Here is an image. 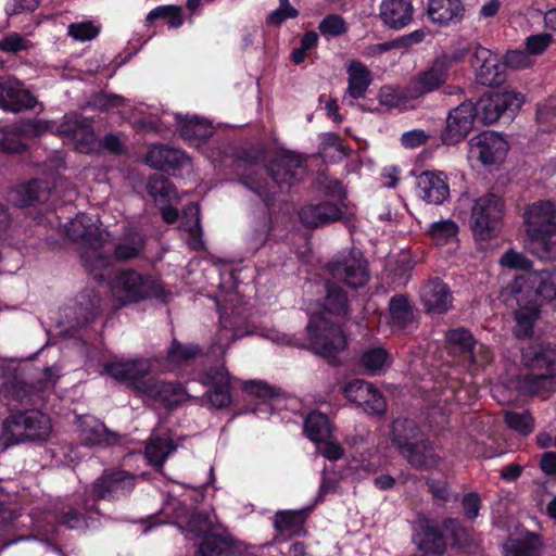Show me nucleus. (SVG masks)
Returning <instances> with one entry per match:
<instances>
[{"instance_id":"obj_1","label":"nucleus","mask_w":556,"mask_h":556,"mask_svg":"<svg viewBox=\"0 0 556 556\" xmlns=\"http://www.w3.org/2000/svg\"><path fill=\"white\" fill-rule=\"evenodd\" d=\"M33 389L28 383L13 379L3 396L8 416L2 420L0 442L4 447L34 441H45L51 433L50 417L33 404Z\"/></svg>"},{"instance_id":"obj_2","label":"nucleus","mask_w":556,"mask_h":556,"mask_svg":"<svg viewBox=\"0 0 556 556\" xmlns=\"http://www.w3.org/2000/svg\"><path fill=\"white\" fill-rule=\"evenodd\" d=\"M511 294L517 304L515 334L518 338L531 337L540 317L542 302L556 299V270L528 273L517 277L511 285Z\"/></svg>"},{"instance_id":"obj_3","label":"nucleus","mask_w":556,"mask_h":556,"mask_svg":"<svg viewBox=\"0 0 556 556\" xmlns=\"http://www.w3.org/2000/svg\"><path fill=\"white\" fill-rule=\"evenodd\" d=\"M391 443L416 470L437 469L442 460L437 446L414 420L395 419L391 426Z\"/></svg>"},{"instance_id":"obj_4","label":"nucleus","mask_w":556,"mask_h":556,"mask_svg":"<svg viewBox=\"0 0 556 556\" xmlns=\"http://www.w3.org/2000/svg\"><path fill=\"white\" fill-rule=\"evenodd\" d=\"M97 216L80 213L65 224L64 230L67 238L84 247L81 260L85 268L96 278H102L98 271L109 267L111 257L101 252L109 233L99 228Z\"/></svg>"},{"instance_id":"obj_5","label":"nucleus","mask_w":556,"mask_h":556,"mask_svg":"<svg viewBox=\"0 0 556 556\" xmlns=\"http://www.w3.org/2000/svg\"><path fill=\"white\" fill-rule=\"evenodd\" d=\"M522 363L529 372L520 379V389L530 395L553 391L556 380V349L548 344H531L522 350Z\"/></svg>"},{"instance_id":"obj_6","label":"nucleus","mask_w":556,"mask_h":556,"mask_svg":"<svg viewBox=\"0 0 556 556\" xmlns=\"http://www.w3.org/2000/svg\"><path fill=\"white\" fill-rule=\"evenodd\" d=\"M307 343L302 346L334 363L336 356L348 344L342 327L325 317L324 314H312L306 326Z\"/></svg>"},{"instance_id":"obj_7","label":"nucleus","mask_w":556,"mask_h":556,"mask_svg":"<svg viewBox=\"0 0 556 556\" xmlns=\"http://www.w3.org/2000/svg\"><path fill=\"white\" fill-rule=\"evenodd\" d=\"M110 291L121 306L150 298L161 299L164 294L162 286L153 277L135 269L119 270L110 282Z\"/></svg>"},{"instance_id":"obj_8","label":"nucleus","mask_w":556,"mask_h":556,"mask_svg":"<svg viewBox=\"0 0 556 556\" xmlns=\"http://www.w3.org/2000/svg\"><path fill=\"white\" fill-rule=\"evenodd\" d=\"M505 214V202L495 193H485L476 199L470 215V227L475 237L488 240L498 231Z\"/></svg>"},{"instance_id":"obj_9","label":"nucleus","mask_w":556,"mask_h":556,"mask_svg":"<svg viewBox=\"0 0 556 556\" xmlns=\"http://www.w3.org/2000/svg\"><path fill=\"white\" fill-rule=\"evenodd\" d=\"M138 477L119 467L106 468L93 481L91 495L94 500L117 502L128 497L137 486Z\"/></svg>"},{"instance_id":"obj_10","label":"nucleus","mask_w":556,"mask_h":556,"mask_svg":"<svg viewBox=\"0 0 556 556\" xmlns=\"http://www.w3.org/2000/svg\"><path fill=\"white\" fill-rule=\"evenodd\" d=\"M527 233L533 242L544 245L547 253L554 250L549 245L556 239V208L549 201H539L525 213Z\"/></svg>"},{"instance_id":"obj_11","label":"nucleus","mask_w":556,"mask_h":556,"mask_svg":"<svg viewBox=\"0 0 556 556\" xmlns=\"http://www.w3.org/2000/svg\"><path fill=\"white\" fill-rule=\"evenodd\" d=\"M267 174L277 189L289 190L304 179L306 175L305 159L295 152L283 151L270 162Z\"/></svg>"},{"instance_id":"obj_12","label":"nucleus","mask_w":556,"mask_h":556,"mask_svg":"<svg viewBox=\"0 0 556 556\" xmlns=\"http://www.w3.org/2000/svg\"><path fill=\"white\" fill-rule=\"evenodd\" d=\"M326 269L333 279L353 289L365 286L369 279L366 261L355 251L337 256L327 263Z\"/></svg>"},{"instance_id":"obj_13","label":"nucleus","mask_w":556,"mask_h":556,"mask_svg":"<svg viewBox=\"0 0 556 556\" xmlns=\"http://www.w3.org/2000/svg\"><path fill=\"white\" fill-rule=\"evenodd\" d=\"M58 134L80 153H89L96 148L97 139L91 122L81 115H66Z\"/></svg>"},{"instance_id":"obj_14","label":"nucleus","mask_w":556,"mask_h":556,"mask_svg":"<svg viewBox=\"0 0 556 556\" xmlns=\"http://www.w3.org/2000/svg\"><path fill=\"white\" fill-rule=\"evenodd\" d=\"M508 143L497 132L483 131L469 141L470 156L484 165H492L505 159Z\"/></svg>"},{"instance_id":"obj_15","label":"nucleus","mask_w":556,"mask_h":556,"mask_svg":"<svg viewBox=\"0 0 556 556\" xmlns=\"http://www.w3.org/2000/svg\"><path fill=\"white\" fill-rule=\"evenodd\" d=\"M476 119L475 104L470 101H465L453 109L446 118V127L441 135L443 143L452 146L462 141L473 128Z\"/></svg>"},{"instance_id":"obj_16","label":"nucleus","mask_w":556,"mask_h":556,"mask_svg":"<svg viewBox=\"0 0 556 556\" xmlns=\"http://www.w3.org/2000/svg\"><path fill=\"white\" fill-rule=\"evenodd\" d=\"M137 391L167 408L179 405L190 397L179 382L156 379L140 382L137 384Z\"/></svg>"},{"instance_id":"obj_17","label":"nucleus","mask_w":556,"mask_h":556,"mask_svg":"<svg viewBox=\"0 0 556 556\" xmlns=\"http://www.w3.org/2000/svg\"><path fill=\"white\" fill-rule=\"evenodd\" d=\"M153 362H156V358L114 359L105 364V370L115 380L128 383L137 390V384L144 381L141 378L146 377L152 370Z\"/></svg>"},{"instance_id":"obj_18","label":"nucleus","mask_w":556,"mask_h":556,"mask_svg":"<svg viewBox=\"0 0 556 556\" xmlns=\"http://www.w3.org/2000/svg\"><path fill=\"white\" fill-rule=\"evenodd\" d=\"M144 161L149 166L172 175L191 168V161L184 151L164 144L150 147Z\"/></svg>"},{"instance_id":"obj_19","label":"nucleus","mask_w":556,"mask_h":556,"mask_svg":"<svg viewBox=\"0 0 556 556\" xmlns=\"http://www.w3.org/2000/svg\"><path fill=\"white\" fill-rule=\"evenodd\" d=\"M58 522L71 530H85L90 527V509L83 495H73L62 501L55 508Z\"/></svg>"},{"instance_id":"obj_20","label":"nucleus","mask_w":556,"mask_h":556,"mask_svg":"<svg viewBox=\"0 0 556 556\" xmlns=\"http://www.w3.org/2000/svg\"><path fill=\"white\" fill-rule=\"evenodd\" d=\"M471 66L477 71V80L483 86L497 87L505 81V65L489 49L476 47Z\"/></svg>"},{"instance_id":"obj_21","label":"nucleus","mask_w":556,"mask_h":556,"mask_svg":"<svg viewBox=\"0 0 556 556\" xmlns=\"http://www.w3.org/2000/svg\"><path fill=\"white\" fill-rule=\"evenodd\" d=\"M198 553L201 556H235L241 553V544L219 525L201 540Z\"/></svg>"},{"instance_id":"obj_22","label":"nucleus","mask_w":556,"mask_h":556,"mask_svg":"<svg viewBox=\"0 0 556 556\" xmlns=\"http://www.w3.org/2000/svg\"><path fill=\"white\" fill-rule=\"evenodd\" d=\"M37 103L36 98L23 88L16 79L0 81V108L4 111L20 113L33 109Z\"/></svg>"},{"instance_id":"obj_23","label":"nucleus","mask_w":556,"mask_h":556,"mask_svg":"<svg viewBox=\"0 0 556 556\" xmlns=\"http://www.w3.org/2000/svg\"><path fill=\"white\" fill-rule=\"evenodd\" d=\"M420 300L427 313L444 314L452 305V292L440 278L428 280L420 289Z\"/></svg>"},{"instance_id":"obj_24","label":"nucleus","mask_w":556,"mask_h":556,"mask_svg":"<svg viewBox=\"0 0 556 556\" xmlns=\"http://www.w3.org/2000/svg\"><path fill=\"white\" fill-rule=\"evenodd\" d=\"M413 16V0H382L379 5V18L384 26L393 30L408 26Z\"/></svg>"},{"instance_id":"obj_25","label":"nucleus","mask_w":556,"mask_h":556,"mask_svg":"<svg viewBox=\"0 0 556 556\" xmlns=\"http://www.w3.org/2000/svg\"><path fill=\"white\" fill-rule=\"evenodd\" d=\"M417 191L428 204H442L450 195L447 178L443 173L422 172L417 177Z\"/></svg>"},{"instance_id":"obj_26","label":"nucleus","mask_w":556,"mask_h":556,"mask_svg":"<svg viewBox=\"0 0 556 556\" xmlns=\"http://www.w3.org/2000/svg\"><path fill=\"white\" fill-rule=\"evenodd\" d=\"M426 14L431 23L446 27L463 20L465 5L462 0H429Z\"/></svg>"},{"instance_id":"obj_27","label":"nucleus","mask_w":556,"mask_h":556,"mask_svg":"<svg viewBox=\"0 0 556 556\" xmlns=\"http://www.w3.org/2000/svg\"><path fill=\"white\" fill-rule=\"evenodd\" d=\"M448 74V62L437 59L430 67L419 73L412 80V90L415 97L431 92L443 85Z\"/></svg>"},{"instance_id":"obj_28","label":"nucleus","mask_w":556,"mask_h":556,"mask_svg":"<svg viewBox=\"0 0 556 556\" xmlns=\"http://www.w3.org/2000/svg\"><path fill=\"white\" fill-rule=\"evenodd\" d=\"M144 249V236L140 231L129 228L124 231L118 241L115 243L112 254H106L111 257V263L109 266H111L114 261L127 262L138 258L142 255Z\"/></svg>"},{"instance_id":"obj_29","label":"nucleus","mask_w":556,"mask_h":556,"mask_svg":"<svg viewBox=\"0 0 556 556\" xmlns=\"http://www.w3.org/2000/svg\"><path fill=\"white\" fill-rule=\"evenodd\" d=\"M79 435L86 445L110 446L119 440L116 432L109 430L102 421L89 416L79 421Z\"/></svg>"},{"instance_id":"obj_30","label":"nucleus","mask_w":556,"mask_h":556,"mask_svg":"<svg viewBox=\"0 0 556 556\" xmlns=\"http://www.w3.org/2000/svg\"><path fill=\"white\" fill-rule=\"evenodd\" d=\"M299 216L303 225L307 227H319L339 220L342 216V211L334 203L321 202L302 207Z\"/></svg>"},{"instance_id":"obj_31","label":"nucleus","mask_w":556,"mask_h":556,"mask_svg":"<svg viewBox=\"0 0 556 556\" xmlns=\"http://www.w3.org/2000/svg\"><path fill=\"white\" fill-rule=\"evenodd\" d=\"M50 190L46 181L35 179L21 185L10 193V201L20 207L49 201Z\"/></svg>"},{"instance_id":"obj_32","label":"nucleus","mask_w":556,"mask_h":556,"mask_svg":"<svg viewBox=\"0 0 556 556\" xmlns=\"http://www.w3.org/2000/svg\"><path fill=\"white\" fill-rule=\"evenodd\" d=\"M201 354V348L197 344H182L177 339H173L167 350L166 357L161 371H170L187 365L190 361Z\"/></svg>"},{"instance_id":"obj_33","label":"nucleus","mask_w":556,"mask_h":556,"mask_svg":"<svg viewBox=\"0 0 556 556\" xmlns=\"http://www.w3.org/2000/svg\"><path fill=\"white\" fill-rule=\"evenodd\" d=\"M314 314H324L325 317L337 316L345 318L349 314V301L346 293L334 282H326V295L323 302V311Z\"/></svg>"},{"instance_id":"obj_34","label":"nucleus","mask_w":556,"mask_h":556,"mask_svg":"<svg viewBox=\"0 0 556 556\" xmlns=\"http://www.w3.org/2000/svg\"><path fill=\"white\" fill-rule=\"evenodd\" d=\"M348 89L346 93L352 99L365 97L368 87L372 81L370 71L359 61H352L348 68Z\"/></svg>"},{"instance_id":"obj_35","label":"nucleus","mask_w":556,"mask_h":556,"mask_svg":"<svg viewBox=\"0 0 556 556\" xmlns=\"http://www.w3.org/2000/svg\"><path fill=\"white\" fill-rule=\"evenodd\" d=\"M180 227L189 233L188 245L192 250H201L203 248L202 228L200 225V207L197 203L191 202L186 205L182 211Z\"/></svg>"},{"instance_id":"obj_36","label":"nucleus","mask_w":556,"mask_h":556,"mask_svg":"<svg viewBox=\"0 0 556 556\" xmlns=\"http://www.w3.org/2000/svg\"><path fill=\"white\" fill-rule=\"evenodd\" d=\"M390 325L406 330L415 324L413 306L404 295H395L389 303Z\"/></svg>"},{"instance_id":"obj_37","label":"nucleus","mask_w":556,"mask_h":556,"mask_svg":"<svg viewBox=\"0 0 556 556\" xmlns=\"http://www.w3.org/2000/svg\"><path fill=\"white\" fill-rule=\"evenodd\" d=\"M176 121L177 129L185 140L206 141L213 135V129L205 119L176 115Z\"/></svg>"},{"instance_id":"obj_38","label":"nucleus","mask_w":556,"mask_h":556,"mask_svg":"<svg viewBox=\"0 0 556 556\" xmlns=\"http://www.w3.org/2000/svg\"><path fill=\"white\" fill-rule=\"evenodd\" d=\"M176 451V445L170 438L151 437L146 445V457L149 463L162 468L166 458Z\"/></svg>"},{"instance_id":"obj_39","label":"nucleus","mask_w":556,"mask_h":556,"mask_svg":"<svg viewBox=\"0 0 556 556\" xmlns=\"http://www.w3.org/2000/svg\"><path fill=\"white\" fill-rule=\"evenodd\" d=\"M306 510L278 511L275 516L274 528L281 534H299L305 522Z\"/></svg>"},{"instance_id":"obj_40","label":"nucleus","mask_w":556,"mask_h":556,"mask_svg":"<svg viewBox=\"0 0 556 556\" xmlns=\"http://www.w3.org/2000/svg\"><path fill=\"white\" fill-rule=\"evenodd\" d=\"M304 432L313 442L326 441L331 433L328 417L319 412L309 413L304 421Z\"/></svg>"},{"instance_id":"obj_41","label":"nucleus","mask_w":556,"mask_h":556,"mask_svg":"<svg viewBox=\"0 0 556 556\" xmlns=\"http://www.w3.org/2000/svg\"><path fill=\"white\" fill-rule=\"evenodd\" d=\"M219 525L213 511H194L187 521V530L202 540Z\"/></svg>"},{"instance_id":"obj_42","label":"nucleus","mask_w":556,"mask_h":556,"mask_svg":"<svg viewBox=\"0 0 556 556\" xmlns=\"http://www.w3.org/2000/svg\"><path fill=\"white\" fill-rule=\"evenodd\" d=\"M475 114L477 121L482 124H493L500 119V117L504 114L498 100L496 99L495 93L490 97L481 98L475 104Z\"/></svg>"},{"instance_id":"obj_43","label":"nucleus","mask_w":556,"mask_h":556,"mask_svg":"<svg viewBox=\"0 0 556 556\" xmlns=\"http://www.w3.org/2000/svg\"><path fill=\"white\" fill-rule=\"evenodd\" d=\"M361 363L372 375H379L391 364V356L381 346L371 348L362 354Z\"/></svg>"},{"instance_id":"obj_44","label":"nucleus","mask_w":556,"mask_h":556,"mask_svg":"<svg viewBox=\"0 0 556 556\" xmlns=\"http://www.w3.org/2000/svg\"><path fill=\"white\" fill-rule=\"evenodd\" d=\"M458 230V225L454 220L443 219L432 223L428 233L437 244L443 245L456 240Z\"/></svg>"},{"instance_id":"obj_45","label":"nucleus","mask_w":556,"mask_h":556,"mask_svg":"<svg viewBox=\"0 0 556 556\" xmlns=\"http://www.w3.org/2000/svg\"><path fill=\"white\" fill-rule=\"evenodd\" d=\"M148 191L155 202L165 203L176 197V188L162 175H154L149 179Z\"/></svg>"},{"instance_id":"obj_46","label":"nucleus","mask_w":556,"mask_h":556,"mask_svg":"<svg viewBox=\"0 0 556 556\" xmlns=\"http://www.w3.org/2000/svg\"><path fill=\"white\" fill-rule=\"evenodd\" d=\"M240 181L256 193L266 204H268L271 198L276 194L275 187L264 181V179L254 170H250L242 175L240 177Z\"/></svg>"},{"instance_id":"obj_47","label":"nucleus","mask_w":556,"mask_h":556,"mask_svg":"<svg viewBox=\"0 0 556 556\" xmlns=\"http://www.w3.org/2000/svg\"><path fill=\"white\" fill-rule=\"evenodd\" d=\"M505 422L511 430L523 437L531 434L534 430V419L527 410L506 412Z\"/></svg>"},{"instance_id":"obj_48","label":"nucleus","mask_w":556,"mask_h":556,"mask_svg":"<svg viewBox=\"0 0 556 556\" xmlns=\"http://www.w3.org/2000/svg\"><path fill=\"white\" fill-rule=\"evenodd\" d=\"M371 387L372 384L365 380L352 379L341 387V391L348 401L362 406L365 397L369 394V391H371Z\"/></svg>"},{"instance_id":"obj_49","label":"nucleus","mask_w":556,"mask_h":556,"mask_svg":"<svg viewBox=\"0 0 556 556\" xmlns=\"http://www.w3.org/2000/svg\"><path fill=\"white\" fill-rule=\"evenodd\" d=\"M60 376L61 368L56 365L43 368L42 371L36 378L37 386L28 384L34 392L33 402H35V397L38 396L40 393L53 389Z\"/></svg>"},{"instance_id":"obj_50","label":"nucleus","mask_w":556,"mask_h":556,"mask_svg":"<svg viewBox=\"0 0 556 556\" xmlns=\"http://www.w3.org/2000/svg\"><path fill=\"white\" fill-rule=\"evenodd\" d=\"M446 339L455 350L465 355L477 342L471 332L464 327L447 331Z\"/></svg>"},{"instance_id":"obj_51","label":"nucleus","mask_w":556,"mask_h":556,"mask_svg":"<svg viewBox=\"0 0 556 556\" xmlns=\"http://www.w3.org/2000/svg\"><path fill=\"white\" fill-rule=\"evenodd\" d=\"M164 18L169 27L177 28L182 25L181 9L175 5H161L149 12L148 22Z\"/></svg>"},{"instance_id":"obj_52","label":"nucleus","mask_w":556,"mask_h":556,"mask_svg":"<svg viewBox=\"0 0 556 556\" xmlns=\"http://www.w3.org/2000/svg\"><path fill=\"white\" fill-rule=\"evenodd\" d=\"M444 547L442 534L434 528H427L425 539L420 543V548L427 552L424 556H442Z\"/></svg>"},{"instance_id":"obj_53","label":"nucleus","mask_w":556,"mask_h":556,"mask_svg":"<svg viewBox=\"0 0 556 556\" xmlns=\"http://www.w3.org/2000/svg\"><path fill=\"white\" fill-rule=\"evenodd\" d=\"M318 29L324 36L339 37L348 31V25L341 15L328 14L319 23Z\"/></svg>"},{"instance_id":"obj_54","label":"nucleus","mask_w":556,"mask_h":556,"mask_svg":"<svg viewBox=\"0 0 556 556\" xmlns=\"http://www.w3.org/2000/svg\"><path fill=\"white\" fill-rule=\"evenodd\" d=\"M20 137L13 134L11 126H5L0 129V151L4 153H23L26 150V144L23 143Z\"/></svg>"},{"instance_id":"obj_55","label":"nucleus","mask_w":556,"mask_h":556,"mask_svg":"<svg viewBox=\"0 0 556 556\" xmlns=\"http://www.w3.org/2000/svg\"><path fill=\"white\" fill-rule=\"evenodd\" d=\"M471 366L475 368H484L493 361V353L483 343L476 342L466 354Z\"/></svg>"},{"instance_id":"obj_56","label":"nucleus","mask_w":556,"mask_h":556,"mask_svg":"<svg viewBox=\"0 0 556 556\" xmlns=\"http://www.w3.org/2000/svg\"><path fill=\"white\" fill-rule=\"evenodd\" d=\"M10 126L13 134L27 139L39 137L47 129V126L43 122L30 119L18 122Z\"/></svg>"},{"instance_id":"obj_57","label":"nucleus","mask_w":556,"mask_h":556,"mask_svg":"<svg viewBox=\"0 0 556 556\" xmlns=\"http://www.w3.org/2000/svg\"><path fill=\"white\" fill-rule=\"evenodd\" d=\"M362 407L368 414L381 415L386 412L387 404L380 391L372 386Z\"/></svg>"},{"instance_id":"obj_58","label":"nucleus","mask_w":556,"mask_h":556,"mask_svg":"<svg viewBox=\"0 0 556 556\" xmlns=\"http://www.w3.org/2000/svg\"><path fill=\"white\" fill-rule=\"evenodd\" d=\"M99 28L91 22L74 23L68 26V35L75 40L87 41L96 38Z\"/></svg>"},{"instance_id":"obj_59","label":"nucleus","mask_w":556,"mask_h":556,"mask_svg":"<svg viewBox=\"0 0 556 556\" xmlns=\"http://www.w3.org/2000/svg\"><path fill=\"white\" fill-rule=\"evenodd\" d=\"M553 42V36L548 33H541L529 36L526 39L527 52L530 54H542Z\"/></svg>"},{"instance_id":"obj_60","label":"nucleus","mask_w":556,"mask_h":556,"mask_svg":"<svg viewBox=\"0 0 556 556\" xmlns=\"http://www.w3.org/2000/svg\"><path fill=\"white\" fill-rule=\"evenodd\" d=\"M85 296L76 304V314L78 315L77 325L85 326L94 320L99 314V305L93 302H86Z\"/></svg>"},{"instance_id":"obj_61","label":"nucleus","mask_w":556,"mask_h":556,"mask_svg":"<svg viewBox=\"0 0 556 556\" xmlns=\"http://www.w3.org/2000/svg\"><path fill=\"white\" fill-rule=\"evenodd\" d=\"M202 382L212 387L230 384L228 370L224 366L210 368L203 374Z\"/></svg>"},{"instance_id":"obj_62","label":"nucleus","mask_w":556,"mask_h":556,"mask_svg":"<svg viewBox=\"0 0 556 556\" xmlns=\"http://www.w3.org/2000/svg\"><path fill=\"white\" fill-rule=\"evenodd\" d=\"M207 393L208 402L215 408L226 407L231 402L230 384L213 387Z\"/></svg>"},{"instance_id":"obj_63","label":"nucleus","mask_w":556,"mask_h":556,"mask_svg":"<svg viewBox=\"0 0 556 556\" xmlns=\"http://www.w3.org/2000/svg\"><path fill=\"white\" fill-rule=\"evenodd\" d=\"M501 265L513 268V269H522L527 270L531 267L532 263L531 261L526 257L523 254L508 251L506 252L500 261Z\"/></svg>"},{"instance_id":"obj_64","label":"nucleus","mask_w":556,"mask_h":556,"mask_svg":"<svg viewBox=\"0 0 556 556\" xmlns=\"http://www.w3.org/2000/svg\"><path fill=\"white\" fill-rule=\"evenodd\" d=\"M495 96L504 113L507 111L514 113L519 110L522 104L521 94L515 91H505L495 93Z\"/></svg>"}]
</instances>
